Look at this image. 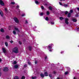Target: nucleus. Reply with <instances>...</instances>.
I'll list each match as a JSON object with an SVG mask.
<instances>
[{"label":"nucleus","mask_w":79,"mask_h":79,"mask_svg":"<svg viewBox=\"0 0 79 79\" xmlns=\"http://www.w3.org/2000/svg\"><path fill=\"white\" fill-rule=\"evenodd\" d=\"M70 13H73V10H70Z\"/></svg>","instance_id":"nucleus-40"},{"label":"nucleus","mask_w":79,"mask_h":79,"mask_svg":"<svg viewBox=\"0 0 79 79\" xmlns=\"http://www.w3.org/2000/svg\"><path fill=\"white\" fill-rule=\"evenodd\" d=\"M29 49L30 51H31V50H32V47L29 46Z\"/></svg>","instance_id":"nucleus-16"},{"label":"nucleus","mask_w":79,"mask_h":79,"mask_svg":"<svg viewBox=\"0 0 79 79\" xmlns=\"http://www.w3.org/2000/svg\"><path fill=\"white\" fill-rule=\"evenodd\" d=\"M15 30L16 31H17L18 32H19L20 31L17 28H15Z\"/></svg>","instance_id":"nucleus-12"},{"label":"nucleus","mask_w":79,"mask_h":79,"mask_svg":"<svg viewBox=\"0 0 79 79\" xmlns=\"http://www.w3.org/2000/svg\"><path fill=\"white\" fill-rule=\"evenodd\" d=\"M48 8L51 11H52V10H53V8L51 6H49Z\"/></svg>","instance_id":"nucleus-10"},{"label":"nucleus","mask_w":79,"mask_h":79,"mask_svg":"<svg viewBox=\"0 0 79 79\" xmlns=\"http://www.w3.org/2000/svg\"><path fill=\"white\" fill-rule=\"evenodd\" d=\"M69 20V19H65V23H66V24H69V22H68Z\"/></svg>","instance_id":"nucleus-5"},{"label":"nucleus","mask_w":79,"mask_h":79,"mask_svg":"<svg viewBox=\"0 0 79 79\" xmlns=\"http://www.w3.org/2000/svg\"><path fill=\"white\" fill-rule=\"evenodd\" d=\"M2 61V59H1V58H0V62H1Z\"/></svg>","instance_id":"nucleus-53"},{"label":"nucleus","mask_w":79,"mask_h":79,"mask_svg":"<svg viewBox=\"0 0 79 79\" xmlns=\"http://www.w3.org/2000/svg\"><path fill=\"white\" fill-rule=\"evenodd\" d=\"M77 10L79 11V7L77 8Z\"/></svg>","instance_id":"nucleus-51"},{"label":"nucleus","mask_w":79,"mask_h":79,"mask_svg":"<svg viewBox=\"0 0 79 79\" xmlns=\"http://www.w3.org/2000/svg\"><path fill=\"white\" fill-rule=\"evenodd\" d=\"M64 7H67L68 6V5L67 4H64Z\"/></svg>","instance_id":"nucleus-28"},{"label":"nucleus","mask_w":79,"mask_h":79,"mask_svg":"<svg viewBox=\"0 0 79 79\" xmlns=\"http://www.w3.org/2000/svg\"><path fill=\"white\" fill-rule=\"evenodd\" d=\"M66 68L67 69H68V70H69V69H70V68H69V67H66Z\"/></svg>","instance_id":"nucleus-35"},{"label":"nucleus","mask_w":79,"mask_h":79,"mask_svg":"<svg viewBox=\"0 0 79 79\" xmlns=\"http://www.w3.org/2000/svg\"><path fill=\"white\" fill-rule=\"evenodd\" d=\"M49 52H52V50L50 49V50H49Z\"/></svg>","instance_id":"nucleus-57"},{"label":"nucleus","mask_w":79,"mask_h":79,"mask_svg":"<svg viewBox=\"0 0 79 79\" xmlns=\"http://www.w3.org/2000/svg\"><path fill=\"white\" fill-rule=\"evenodd\" d=\"M57 79H63V78H60L58 77V78H57Z\"/></svg>","instance_id":"nucleus-52"},{"label":"nucleus","mask_w":79,"mask_h":79,"mask_svg":"<svg viewBox=\"0 0 79 79\" xmlns=\"http://www.w3.org/2000/svg\"><path fill=\"white\" fill-rule=\"evenodd\" d=\"M35 3L36 4H39V2H38V1L36 0L35 1Z\"/></svg>","instance_id":"nucleus-24"},{"label":"nucleus","mask_w":79,"mask_h":79,"mask_svg":"<svg viewBox=\"0 0 79 79\" xmlns=\"http://www.w3.org/2000/svg\"><path fill=\"white\" fill-rule=\"evenodd\" d=\"M16 63H17V62L16 61H15L13 63L14 64H16Z\"/></svg>","instance_id":"nucleus-23"},{"label":"nucleus","mask_w":79,"mask_h":79,"mask_svg":"<svg viewBox=\"0 0 79 79\" xmlns=\"http://www.w3.org/2000/svg\"><path fill=\"white\" fill-rule=\"evenodd\" d=\"M5 11H7V9H6V8H5Z\"/></svg>","instance_id":"nucleus-49"},{"label":"nucleus","mask_w":79,"mask_h":79,"mask_svg":"<svg viewBox=\"0 0 79 79\" xmlns=\"http://www.w3.org/2000/svg\"><path fill=\"white\" fill-rule=\"evenodd\" d=\"M25 21H26V24H27V23H28V22H27V20H26Z\"/></svg>","instance_id":"nucleus-41"},{"label":"nucleus","mask_w":79,"mask_h":79,"mask_svg":"<svg viewBox=\"0 0 79 79\" xmlns=\"http://www.w3.org/2000/svg\"><path fill=\"white\" fill-rule=\"evenodd\" d=\"M68 74V72H66L65 73V74L66 75Z\"/></svg>","instance_id":"nucleus-37"},{"label":"nucleus","mask_w":79,"mask_h":79,"mask_svg":"<svg viewBox=\"0 0 79 79\" xmlns=\"http://www.w3.org/2000/svg\"><path fill=\"white\" fill-rule=\"evenodd\" d=\"M0 15L2 17H3V12L1 10H0Z\"/></svg>","instance_id":"nucleus-6"},{"label":"nucleus","mask_w":79,"mask_h":79,"mask_svg":"<svg viewBox=\"0 0 79 79\" xmlns=\"http://www.w3.org/2000/svg\"><path fill=\"white\" fill-rule=\"evenodd\" d=\"M8 68L7 67H5L3 70V71L4 72H7V71H8Z\"/></svg>","instance_id":"nucleus-3"},{"label":"nucleus","mask_w":79,"mask_h":79,"mask_svg":"<svg viewBox=\"0 0 79 79\" xmlns=\"http://www.w3.org/2000/svg\"><path fill=\"white\" fill-rule=\"evenodd\" d=\"M78 47H79V46H78Z\"/></svg>","instance_id":"nucleus-64"},{"label":"nucleus","mask_w":79,"mask_h":79,"mask_svg":"<svg viewBox=\"0 0 79 79\" xmlns=\"http://www.w3.org/2000/svg\"><path fill=\"white\" fill-rule=\"evenodd\" d=\"M45 5H46V6H47V4H45Z\"/></svg>","instance_id":"nucleus-61"},{"label":"nucleus","mask_w":79,"mask_h":79,"mask_svg":"<svg viewBox=\"0 0 79 79\" xmlns=\"http://www.w3.org/2000/svg\"><path fill=\"white\" fill-rule=\"evenodd\" d=\"M63 53V52H61V53Z\"/></svg>","instance_id":"nucleus-60"},{"label":"nucleus","mask_w":79,"mask_h":79,"mask_svg":"<svg viewBox=\"0 0 79 79\" xmlns=\"http://www.w3.org/2000/svg\"><path fill=\"white\" fill-rule=\"evenodd\" d=\"M21 79H25V77L24 76H23L21 78Z\"/></svg>","instance_id":"nucleus-27"},{"label":"nucleus","mask_w":79,"mask_h":79,"mask_svg":"<svg viewBox=\"0 0 79 79\" xmlns=\"http://www.w3.org/2000/svg\"><path fill=\"white\" fill-rule=\"evenodd\" d=\"M52 44H50L48 45V48L49 49H51L52 47Z\"/></svg>","instance_id":"nucleus-7"},{"label":"nucleus","mask_w":79,"mask_h":79,"mask_svg":"<svg viewBox=\"0 0 79 79\" xmlns=\"http://www.w3.org/2000/svg\"><path fill=\"white\" fill-rule=\"evenodd\" d=\"M40 16H43L44 15V13H41L40 14Z\"/></svg>","instance_id":"nucleus-26"},{"label":"nucleus","mask_w":79,"mask_h":79,"mask_svg":"<svg viewBox=\"0 0 79 79\" xmlns=\"http://www.w3.org/2000/svg\"><path fill=\"white\" fill-rule=\"evenodd\" d=\"M32 79H37V77H32Z\"/></svg>","instance_id":"nucleus-15"},{"label":"nucleus","mask_w":79,"mask_h":79,"mask_svg":"<svg viewBox=\"0 0 79 79\" xmlns=\"http://www.w3.org/2000/svg\"><path fill=\"white\" fill-rule=\"evenodd\" d=\"M14 79H19V77L18 76H16L14 77Z\"/></svg>","instance_id":"nucleus-20"},{"label":"nucleus","mask_w":79,"mask_h":79,"mask_svg":"<svg viewBox=\"0 0 79 79\" xmlns=\"http://www.w3.org/2000/svg\"><path fill=\"white\" fill-rule=\"evenodd\" d=\"M19 5H17L16 7V8H19Z\"/></svg>","instance_id":"nucleus-39"},{"label":"nucleus","mask_w":79,"mask_h":79,"mask_svg":"<svg viewBox=\"0 0 79 79\" xmlns=\"http://www.w3.org/2000/svg\"><path fill=\"white\" fill-rule=\"evenodd\" d=\"M72 20L73 22H76L77 21V20L76 19H73Z\"/></svg>","instance_id":"nucleus-13"},{"label":"nucleus","mask_w":79,"mask_h":79,"mask_svg":"<svg viewBox=\"0 0 79 79\" xmlns=\"http://www.w3.org/2000/svg\"><path fill=\"white\" fill-rule=\"evenodd\" d=\"M68 11H66L65 12V15H67V14H68Z\"/></svg>","instance_id":"nucleus-36"},{"label":"nucleus","mask_w":79,"mask_h":79,"mask_svg":"<svg viewBox=\"0 0 79 79\" xmlns=\"http://www.w3.org/2000/svg\"><path fill=\"white\" fill-rule=\"evenodd\" d=\"M35 64H37V61H35Z\"/></svg>","instance_id":"nucleus-50"},{"label":"nucleus","mask_w":79,"mask_h":79,"mask_svg":"<svg viewBox=\"0 0 79 79\" xmlns=\"http://www.w3.org/2000/svg\"><path fill=\"white\" fill-rule=\"evenodd\" d=\"M79 16V15L78 14H77L75 15V17H78Z\"/></svg>","instance_id":"nucleus-32"},{"label":"nucleus","mask_w":79,"mask_h":79,"mask_svg":"<svg viewBox=\"0 0 79 79\" xmlns=\"http://www.w3.org/2000/svg\"><path fill=\"white\" fill-rule=\"evenodd\" d=\"M45 20L46 21H48V17H46L45 18Z\"/></svg>","instance_id":"nucleus-29"},{"label":"nucleus","mask_w":79,"mask_h":79,"mask_svg":"<svg viewBox=\"0 0 79 79\" xmlns=\"http://www.w3.org/2000/svg\"><path fill=\"white\" fill-rule=\"evenodd\" d=\"M59 4H60V5H62V3H61L60 2H59Z\"/></svg>","instance_id":"nucleus-47"},{"label":"nucleus","mask_w":79,"mask_h":79,"mask_svg":"<svg viewBox=\"0 0 79 79\" xmlns=\"http://www.w3.org/2000/svg\"><path fill=\"white\" fill-rule=\"evenodd\" d=\"M5 45L6 46V47H8V43L7 42H6L5 43Z\"/></svg>","instance_id":"nucleus-21"},{"label":"nucleus","mask_w":79,"mask_h":79,"mask_svg":"<svg viewBox=\"0 0 79 79\" xmlns=\"http://www.w3.org/2000/svg\"><path fill=\"white\" fill-rule=\"evenodd\" d=\"M28 64H29V65H31V63L30 62H28Z\"/></svg>","instance_id":"nucleus-38"},{"label":"nucleus","mask_w":79,"mask_h":79,"mask_svg":"<svg viewBox=\"0 0 79 79\" xmlns=\"http://www.w3.org/2000/svg\"><path fill=\"white\" fill-rule=\"evenodd\" d=\"M14 67L15 69H17V68H18L19 66L18 65L16 64L14 66Z\"/></svg>","instance_id":"nucleus-9"},{"label":"nucleus","mask_w":79,"mask_h":79,"mask_svg":"<svg viewBox=\"0 0 79 79\" xmlns=\"http://www.w3.org/2000/svg\"><path fill=\"white\" fill-rule=\"evenodd\" d=\"M18 10H19V13L20 12V10L19 9H18Z\"/></svg>","instance_id":"nucleus-54"},{"label":"nucleus","mask_w":79,"mask_h":79,"mask_svg":"<svg viewBox=\"0 0 79 79\" xmlns=\"http://www.w3.org/2000/svg\"><path fill=\"white\" fill-rule=\"evenodd\" d=\"M45 59L46 60L47 59V56H46L45 58Z\"/></svg>","instance_id":"nucleus-46"},{"label":"nucleus","mask_w":79,"mask_h":79,"mask_svg":"<svg viewBox=\"0 0 79 79\" xmlns=\"http://www.w3.org/2000/svg\"><path fill=\"white\" fill-rule=\"evenodd\" d=\"M51 24H54V23L53 22H51Z\"/></svg>","instance_id":"nucleus-45"},{"label":"nucleus","mask_w":79,"mask_h":79,"mask_svg":"<svg viewBox=\"0 0 79 79\" xmlns=\"http://www.w3.org/2000/svg\"><path fill=\"white\" fill-rule=\"evenodd\" d=\"M27 65L26 64H25V65H24V68H26L27 67Z\"/></svg>","instance_id":"nucleus-34"},{"label":"nucleus","mask_w":79,"mask_h":79,"mask_svg":"<svg viewBox=\"0 0 79 79\" xmlns=\"http://www.w3.org/2000/svg\"><path fill=\"white\" fill-rule=\"evenodd\" d=\"M68 17L69 18H70L71 17V13H69L68 14Z\"/></svg>","instance_id":"nucleus-17"},{"label":"nucleus","mask_w":79,"mask_h":79,"mask_svg":"<svg viewBox=\"0 0 79 79\" xmlns=\"http://www.w3.org/2000/svg\"><path fill=\"white\" fill-rule=\"evenodd\" d=\"M10 4L11 5H15V2H11Z\"/></svg>","instance_id":"nucleus-19"},{"label":"nucleus","mask_w":79,"mask_h":79,"mask_svg":"<svg viewBox=\"0 0 79 79\" xmlns=\"http://www.w3.org/2000/svg\"><path fill=\"white\" fill-rule=\"evenodd\" d=\"M13 33L14 34V35H16V32L15 31H13Z\"/></svg>","instance_id":"nucleus-18"},{"label":"nucleus","mask_w":79,"mask_h":79,"mask_svg":"<svg viewBox=\"0 0 79 79\" xmlns=\"http://www.w3.org/2000/svg\"><path fill=\"white\" fill-rule=\"evenodd\" d=\"M5 55H6V54H5Z\"/></svg>","instance_id":"nucleus-63"},{"label":"nucleus","mask_w":79,"mask_h":79,"mask_svg":"<svg viewBox=\"0 0 79 79\" xmlns=\"http://www.w3.org/2000/svg\"><path fill=\"white\" fill-rule=\"evenodd\" d=\"M49 76L51 78V77H52V75H49Z\"/></svg>","instance_id":"nucleus-43"},{"label":"nucleus","mask_w":79,"mask_h":79,"mask_svg":"<svg viewBox=\"0 0 79 79\" xmlns=\"http://www.w3.org/2000/svg\"><path fill=\"white\" fill-rule=\"evenodd\" d=\"M77 30L78 31H79V28H77Z\"/></svg>","instance_id":"nucleus-55"},{"label":"nucleus","mask_w":79,"mask_h":79,"mask_svg":"<svg viewBox=\"0 0 79 79\" xmlns=\"http://www.w3.org/2000/svg\"><path fill=\"white\" fill-rule=\"evenodd\" d=\"M1 73H0V76H1Z\"/></svg>","instance_id":"nucleus-59"},{"label":"nucleus","mask_w":79,"mask_h":79,"mask_svg":"<svg viewBox=\"0 0 79 79\" xmlns=\"http://www.w3.org/2000/svg\"><path fill=\"white\" fill-rule=\"evenodd\" d=\"M44 76H48V73H47V72H46L44 73Z\"/></svg>","instance_id":"nucleus-14"},{"label":"nucleus","mask_w":79,"mask_h":79,"mask_svg":"<svg viewBox=\"0 0 79 79\" xmlns=\"http://www.w3.org/2000/svg\"><path fill=\"white\" fill-rule=\"evenodd\" d=\"M14 19L16 23H19V20H18V19L17 18L14 17Z\"/></svg>","instance_id":"nucleus-2"},{"label":"nucleus","mask_w":79,"mask_h":79,"mask_svg":"<svg viewBox=\"0 0 79 79\" xmlns=\"http://www.w3.org/2000/svg\"><path fill=\"white\" fill-rule=\"evenodd\" d=\"M6 39H10V36L8 35H7L6 36Z\"/></svg>","instance_id":"nucleus-30"},{"label":"nucleus","mask_w":79,"mask_h":79,"mask_svg":"<svg viewBox=\"0 0 79 79\" xmlns=\"http://www.w3.org/2000/svg\"><path fill=\"white\" fill-rule=\"evenodd\" d=\"M25 16V14H23L21 15L22 16Z\"/></svg>","instance_id":"nucleus-42"},{"label":"nucleus","mask_w":79,"mask_h":79,"mask_svg":"<svg viewBox=\"0 0 79 79\" xmlns=\"http://www.w3.org/2000/svg\"><path fill=\"white\" fill-rule=\"evenodd\" d=\"M10 42V43H13V40H11Z\"/></svg>","instance_id":"nucleus-48"},{"label":"nucleus","mask_w":79,"mask_h":79,"mask_svg":"<svg viewBox=\"0 0 79 79\" xmlns=\"http://www.w3.org/2000/svg\"><path fill=\"white\" fill-rule=\"evenodd\" d=\"M40 76L41 77H42V78H44V75L43 74L41 73Z\"/></svg>","instance_id":"nucleus-11"},{"label":"nucleus","mask_w":79,"mask_h":79,"mask_svg":"<svg viewBox=\"0 0 79 79\" xmlns=\"http://www.w3.org/2000/svg\"><path fill=\"white\" fill-rule=\"evenodd\" d=\"M60 0V1H62V0L63 1H64L65 0Z\"/></svg>","instance_id":"nucleus-58"},{"label":"nucleus","mask_w":79,"mask_h":79,"mask_svg":"<svg viewBox=\"0 0 79 79\" xmlns=\"http://www.w3.org/2000/svg\"><path fill=\"white\" fill-rule=\"evenodd\" d=\"M60 20H63V19H64V18H63V17H60Z\"/></svg>","instance_id":"nucleus-25"},{"label":"nucleus","mask_w":79,"mask_h":79,"mask_svg":"<svg viewBox=\"0 0 79 79\" xmlns=\"http://www.w3.org/2000/svg\"><path fill=\"white\" fill-rule=\"evenodd\" d=\"M12 51L15 53H18V48L17 47H15L13 49Z\"/></svg>","instance_id":"nucleus-1"},{"label":"nucleus","mask_w":79,"mask_h":79,"mask_svg":"<svg viewBox=\"0 0 79 79\" xmlns=\"http://www.w3.org/2000/svg\"><path fill=\"white\" fill-rule=\"evenodd\" d=\"M19 43L20 45H21V44H22V43H21V41H19Z\"/></svg>","instance_id":"nucleus-44"},{"label":"nucleus","mask_w":79,"mask_h":79,"mask_svg":"<svg viewBox=\"0 0 79 79\" xmlns=\"http://www.w3.org/2000/svg\"><path fill=\"white\" fill-rule=\"evenodd\" d=\"M2 50L3 52H4V53H6V49H5L4 48H2Z\"/></svg>","instance_id":"nucleus-8"},{"label":"nucleus","mask_w":79,"mask_h":79,"mask_svg":"<svg viewBox=\"0 0 79 79\" xmlns=\"http://www.w3.org/2000/svg\"><path fill=\"white\" fill-rule=\"evenodd\" d=\"M73 79H77V78L75 77H74V78H73Z\"/></svg>","instance_id":"nucleus-56"},{"label":"nucleus","mask_w":79,"mask_h":79,"mask_svg":"<svg viewBox=\"0 0 79 79\" xmlns=\"http://www.w3.org/2000/svg\"><path fill=\"white\" fill-rule=\"evenodd\" d=\"M41 8L42 10H44V7L43 6H41Z\"/></svg>","instance_id":"nucleus-31"},{"label":"nucleus","mask_w":79,"mask_h":79,"mask_svg":"<svg viewBox=\"0 0 79 79\" xmlns=\"http://www.w3.org/2000/svg\"><path fill=\"white\" fill-rule=\"evenodd\" d=\"M54 74H55V72H54Z\"/></svg>","instance_id":"nucleus-62"},{"label":"nucleus","mask_w":79,"mask_h":79,"mask_svg":"<svg viewBox=\"0 0 79 79\" xmlns=\"http://www.w3.org/2000/svg\"><path fill=\"white\" fill-rule=\"evenodd\" d=\"M47 15H49V14H50V12H49V11H47Z\"/></svg>","instance_id":"nucleus-33"},{"label":"nucleus","mask_w":79,"mask_h":79,"mask_svg":"<svg viewBox=\"0 0 79 79\" xmlns=\"http://www.w3.org/2000/svg\"><path fill=\"white\" fill-rule=\"evenodd\" d=\"M0 5L2 6H4L5 5L4 3H3V2L2 0H0Z\"/></svg>","instance_id":"nucleus-4"},{"label":"nucleus","mask_w":79,"mask_h":79,"mask_svg":"<svg viewBox=\"0 0 79 79\" xmlns=\"http://www.w3.org/2000/svg\"><path fill=\"white\" fill-rule=\"evenodd\" d=\"M2 32H4V30L3 29H1L0 30Z\"/></svg>","instance_id":"nucleus-22"}]
</instances>
